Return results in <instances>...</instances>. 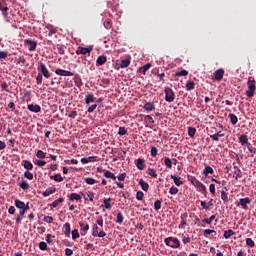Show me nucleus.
Masks as SVG:
<instances>
[{"instance_id":"obj_63","label":"nucleus","mask_w":256,"mask_h":256,"mask_svg":"<svg viewBox=\"0 0 256 256\" xmlns=\"http://www.w3.org/2000/svg\"><path fill=\"white\" fill-rule=\"evenodd\" d=\"M189 181L195 187L199 180L195 176H192Z\"/></svg>"},{"instance_id":"obj_36","label":"nucleus","mask_w":256,"mask_h":256,"mask_svg":"<svg viewBox=\"0 0 256 256\" xmlns=\"http://www.w3.org/2000/svg\"><path fill=\"white\" fill-rule=\"evenodd\" d=\"M50 179L56 181L57 183H61L63 181V176H61V174H55L53 176H50Z\"/></svg>"},{"instance_id":"obj_34","label":"nucleus","mask_w":256,"mask_h":256,"mask_svg":"<svg viewBox=\"0 0 256 256\" xmlns=\"http://www.w3.org/2000/svg\"><path fill=\"white\" fill-rule=\"evenodd\" d=\"M221 199L224 203H229V194L225 190H221Z\"/></svg>"},{"instance_id":"obj_39","label":"nucleus","mask_w":256,"mask_h":256,"mask_svg":"<svg viewBox=\"0 0 256 256\" xmlns=\"http://www.w3.org/2000/svg\"><path fill=\"white\" fill-rule=\"evenodd\" d=\"M19 187H21L23 191H29V183H27L25 180H22V182L19 184Z\"/></svg>"},{"instance_id":"obj_54","label":"nucleus","mask_w":256,"mask_h":256,"mask_svg":"<svg viewBox=\"0 0 256 256\" xmlns=\"http://www.w3.org/2000/svg\"><path fill=\"white\" fill-rule=\"evenodd\" d=\"M118 135H120V137L127 135V129L125 127H119Z\"/></svg>"},{"instance_id":"obj_45","label":"nucleus","mask_w":256,"mask_h":256,"mask_svg":"<svg viewBox=\"0 0 256 256\" xmlns=\"http://www.w3.org/2000/svg\"><path fill=\"white\" fill-rule=\"evenodd\" d=\"M176 77H187L189 75V72L187 70H182L180 72H176Z\"/></svg>"},{"instance_id":"obj_60","label":"nucleus","mask_w":256,"mask_h":256,"mask_svg":"<svg viewBox=\"0 0 256 256\" xmlns=\"http://www.w3.org/2000/svg\"><path fill=\"white\" fill-rule=\"evenodd\" d=\"M43 221H44L45 223L51 224V223H53L54 219H53L52 216H45V217L43 218Z\"/></svg>"},{"instance_id":"obj_41","label":"nucleus","mask_w":256,"mask_h":256,"mask_svg":"<svg viewBox=\"0 0 256 256\" xmlns=\"http://www.w3.org/2000/svg\"><path fill=\"white\" fill-rule=\"evenodd\" d=\"M215 217H216L215 215H212L209 218L202 220V223H207V225H211V223L215 221Z\"/></svg>"},{"instance_id":"obj_5","label":"nucleus","mask_w":256,"mask_h":256,"mask_svg":"<svg viewBox=\"0 0 256 256\" xmlns=\"http://www.w3.org/2000/svg\"><path fill=\"white\" fill-rule=\"evenodd\" d=\"M107 233L105 231L99 232V226L97 224L92 225V237H106Z\"/></svg>"},{"instance_id":"obj_19","label":"nucleus","mask_w":256,"mask_h":256,"mask_svg":"<svg viewBox=\"0 0 256 256\" xmlns=\"http://www.w3.org/2000/svg\"><path fill=\"white\" fill-rule=\"evenodd\" d=\"M55 191H57V188L55 187H49L47 188L44 192H43V197H49V195H53V193H55Z\"/></svg>"},{"instance_id":"obj_48","label":"nucleus","mask_w":256,"mask_h":256,"mask_svg":"<svg viewBox=\"0 0 256 256\" xmlns=\"http://www.w3.org/2000/svg\"><path fill=\"white\" fill-rule=\"evenodd\" d=\"M195 133H197V129H195L193 127H189L188 128V135H189V137H195Z\"/></svg>"},{"instance_id":"obj_42","label":"nucleus","mask_w":256,"mask_h":256,"mask_svg":"<svg viewBox=\"0 0 256 256\" xmlns=\"http://www.w3.org/2000/svg\"><path fill=\"white\" fill-rule=\"evenodd\" d=\"M84 181L87 185H95V183H97V180L92 177L85 178Z\"/></svg>"},{"instance_id":"obj_43","label":"nucleus","mask_w":256,"mask_h":256,"mask_svg":"<svg viewBox=\"0 0 256 256\" xmlns=\"http://www.w3.org/2000/svg\"><path fill=\"white\" fill-rule=\"evenodd\" d=\"M148 174L150 177H153V179H157V171L153 168H148Z\"/></svg>"},{"instance_id":"obj_23","label":"nucleus","mask_w":256,"mask_h":256,"mask_svg":"<svg viewBox=\"0 0 256 256\" xmlns=\"http://www.w3.org/2000/svg\"><path fill=\"white\" fill-rule=\"evenodd\" d=\"M213 173H215V171L211 166H206L203 170V175H205V177H209V175H213Z\"/></svg>"},{"instance_id":"obj_62","label":"nucleus","mask_w":256,"mask_h":256,"mask_svg":"<svg viewBox=\"0 0 256 256\" xmlns=\"http://www.w3.org/2000/svg\"><path fill=\"white\" fill-rule=\"evenodd\" d=\"M72 239H79V231L77 229L72 231Z\"/></svg>"},{"instance_id":"obj_24","label":"nucleus","mask_w":256,"mask_h":256,"mask_svg":"<svg viewBox=\"0 0 256 256\" xmlns=\"http://www.w3.org/2000/svg\"><path fill=\"white\" fill-rule=\"evenodd\" d=\"M170 177H171V179H173V181L177 187H181V185H183V181L181 180V177H177L175 175H171Z\"/></svg>"},{"instance_id":"obj_52","label":"nucleus","mask_w":256,"mask_h":256,"mask_svg":"<svg viewBox=\"0 0 256 256\" xmlns=\"http://www.w3.org/2000/svg\"><path fill=\"white\" fill-rule=\"evenodd\" d=\"M36 157L38 159H45V157H46L45 152H43L42 150H38L36 153Z\"/></svg>"},{"instance_id":"obj_38","label":"nucleus","mask_w":256,"mask_h":256,"mask_svg":"<svg viewBox=\"0 0 256 256\" xmlns=\"http://www.w3.org/2000/svg\"><path fill=\"white\" fill-rule=\"evenodd\" d=\"M232 125H237V122L239 121V119L237 118V116L235 114H229L228 115Z\"/></svg>"},{"instance_id":"obj_50","label":"nucleus","mask_w":256,"mask_h":256,"mask_svg":"<svg viewBox=\"0 0 256 256\" xmlns=\"http://www.w3.org/2000/svg\"><path fill=\"white\" fill-rule=\"evenodd\" d=\"M232 235H235V232L233 231V230H226L225 232H224V237L226 238V239H229V237H231Z\"/></svg>"},{"instance_id":"obj_26","label":"nucleus","mask_w":256,"mask_h":256,"mask_svg":"<svg viewBox=\"0 0 256 256\" xmlns=\"http://www.w3.org/2000/svg\"><path fill=\"white\" fill-rule=\"evenodd\" d=\"M23 167L27 169V171H33V163L29 162V160H23Z\"/></svg>"},{"instance_id":"obj_4","label":"nucleus","mask_w":256,"mask_h":256,"mask_svg":"<svg viewBox=\"0 0 256 256\" xmlns=\"http://www.w3.org/2000/svg\"><path fill=\"white\" fill-rule=\"evenodd\" d=\"M24 45L27 47L28 51H35V49H37V41L31 38L25 39Z\"/></svg>"},{"instance_id":"obj_59","label":"nucleus","mask_w":256,"mask_h":256,"mask_svg":"<svg viewBox=\"0 0 256 256\" xmlns=\"http://www.w3.org/2000/svg\"><path fill=\"white\" fill-rule=\"evenodd\" d=\"M246 245H248V247H255V241H253L251 238H247Z\"/></svg>"},{"instance_id":"obj_14","label":"nucleus","mask_w":256,"mask_h":256,"mask_svg":"<svg viewBox=\"0 0 256 256\" xmlns=\"http://www.w3.org/2000/svg\"><path fill=\"white\" fill-rule=\"evenodd\" d=\"M135 165L137 169H139L140 171H143V169H145V160L143 158H138L135 161Z\"/></svg>"},{"instance_id":"obj_17","label":"nucleus","mask_w":256,"mask_h":256,"mask_svg":"<svg viewBox=\"0 0 256 256\" xmlns=\"http://www.w3.org/2000/svg\"><path fill=\"white\" fill-rule=\"evenodd\" d=\"M81 235H85L89 231V224L79 222Z\"/></svg>"},{"instance_id":"obj_18","label":"nucleus","mask_w":256,"mask_h":256,"mask_svg":"<svg viewBox=\"0 0 256 256\" xmlns=\"http://www.w3.org/2000/svg\"><path fill=\"white\" fill-rule=\"evenodd\" d=\"M25 213H27L25 208L20 209V212L16 217V223H21V221H23V217H25Z\"/></svg>"},{"instance_id":"obj_13","label":"nucleus","mask_w":256,"mask_h":256,"mask_svg":"<svg viewBox=\"0 0 256 256\" xmlns=\"http://www.w3.org/2000/svg\"><path fill=\"white\" fill-rule=\"evenodd\" d=\"M28 111H31L32 113H40L41 112V106L37 104H29L28 105Z\"/></svg>"},{"instance_id":"obj_40","label":"nucleus","mask_w":256,"mask_h":256,"mask_svg":"<svg viewBox=\"0 0 256 256\" xmlns=\"http://www.w3.org/2000/svg\"><path fill=\"white\" fill-rule=\"evenodd\" d=\"M64 201H65V199L59 198V199L55 200V201L51 204V206L54 207V208H57V207H59V205H61V203H63Z\"/></svg>"},{"instance_id":"obj_22","label":"nucleus","mask_w":256,"mask_h":256,"mask_svg":"<svg viewBox=\"0 0 256 256\" xmlns=\"http://www.w3.org/2000/svg\"><path fill=\"white\" fill-rule=\"evenodd\" d=\"M74 83L76 87H82L83 86V80H81V76L79 74H76L74 76Z\"/></svg>"},{"instance_id":"obj_35","label":"nucleus","mask_w":256,"mask_h":256,"mask_svg":"<svg viewBox=\"0 0 256 256\" xmlns=\"http://www.w3.org/2000/svg\"><path fill=\"white\" fill-rule=\"evenodd\" d=\"M193 89H195V82L194 81H187L186 82V90L188 91H193Z\"/></svg>"},{"instance_id":"obj_27","label":"nucleus","mask_w":256,"mask_h":256,"mask_svg":"<svg viewBox=\"0 0 256 256\" xmlns=\"http://www.w3.org/2000/svg\"><path fill=\"white\" fill-rule=\"evenodd\" d=\"M96 63H97L98 65H105V63H107V56H105V55L99 56V57L97 58V60H96Z\"/></svg>"},{"instance_id":"obj_7","label":"nucleus","mask_w":256,"mask_h":256,"mask_svg":"<svg viewBox=\"0 0 256 256\" xmlns=\"http://www.w3.org/2000/svg\"><path fill=\"white\" fill-rule=\"evenodd\" d=\"M93 51L92 48H86L79 46L76 50L77 55H89Z\"/></svg>"},{"instance_id":"obj_53","label":"nucleus","mask_w":256,"mask_h":256,"mask_svg":"<svg viewBox=\"0 0 256 256\" xmlns=\"http://www.w3.org/2000/svg\"><path fill=\"white\" fill-rule=\"evenodd\" d=\"M170 195H177L179 193V188L172 186L169 190Z\"/></svg>"},{"instance_id":"obj_55","label":"nucleus","mask_w":256,"mask_h":256,"mask_svg":"<svg viewBox=\"0 0 256 256\" xmlns=\"http://www.w3.org/2000/svg\"><path fill=\"white\" fill-rule=\"evenodd\" d=\"M2 91H6V93H9V84L7 82L1 83Z\"/></svg>"},{"instance_id":"obj_11","label":"nucleus","mask_w":256,"mask_h":256,"mask_svg":"<svg viewBox=\"0 0 256 256\" xmlns=\"http://www.w3.org/2000/svg\"><path fill=\"white\" fill-rule=\"evenodd\" d=\"M250 204H251V199L249 197H246V198H241L239 200L238 206L241 205L242 208L248 209L247 205H250Z\"/></svg>"},{"instance_id":"obj_47","label":"nucleus","mask_w":256,"mask_h":256,"mask_svg":"<svg viewBox=\"0 0 256 256\" xmlns=\"http://www.w3.org/2000/svg\"><path fill=\"white\" fill-rule=\"evenodd\" d=\"M64 229H65V235H70L71 234V224L65 223L64 224Z\"/></svg>"},{"instance_id":"obj_16","label":"nucleus","mask_w":256,"mask_h":256,"mask_svg":"<svg viewBox=\"0 0 256 256\" xmlns=\"http://www.w3.org/2000/svg\"><path fill=\"white\" fill-rule=\"evenodd\" d=\"M95 95L93 93H88L85 97L86 105H90V103H95Z\"/></svg>"},{"instance_id":"obj_46","label":"nucleus","mask_w":256,"mask_h":256,"mask_svg":"<svg viewBox=\"0 0 256 256\" xmlns=\"http://www.w3.org/2000/svg\"><path fill=\"white\" fill-rule=\"evenodd\" d=\"M159 153V150H157V147L152 146L151 147V151H150V155L151 157H157V154Z\"/></svg>"},{"instance_id":"obj_15","label":"nucleus","mask_w":256,"mask_h":256,"mask_svg":"<svg viewBox=\"0 0 256 256\" xmlns=\"http://www.w3.org/2000/svg\"><path fill=\"white\" fill-rule=\"evenodd\" d=\"M5 3V0H0V11H2V15L4 17H8L7 11H9V7L4 6L3 4Z\"/></svg>"},{"instance_id":"obj_9","label":"nucleus","mask_w":256,"mask_h":256,"mask_svg":"<svg viewBox=\"0 0 256 256\" xmlns=\"http://www.w3.org/2000/svg\"><path fill=\"white\" fill-rule=\"evenodd\" d=\"M38 71H41V75H43L46 79H49V77H51V73L45 65L38 66Z\"/></svg>"},{"instance_id":"obj_57","label":"nucleus","mask_w":256,"mask_h":256,"mask_svg":"<svg viewBox=\"0 0 256 256\" xmlns=\"http://www.w3.org/2000/svg\"><path fill=\"white\" fill-rule=\"evenodd\" d=\"M39 249H40L41 251H47V243L44 242V241L40 242V243H39Z\"/></svg>"},{"instance_id":"obj_21","label":"nucleus","mask_w":256,"mask_h":256,"mask_svg":"<svg viewBox=\"0 0 256 256\" xmlns=\"http://www.w3.org/2000/svg\"><path fill=\"white\" fill-rule=\"evenodd\" d=\"M239 143L241 145H248L249 144V138L247 137V135L245 134H242L240 137H239Z\"/></svg>"},{"instance_id":"obj_2","label":"nucleus","mask_w":256,"mask_h":256,"mask_svg":"<svg viewBox=\"0 0 256 256\" xmlns=\"http://www.w3.org/2000/svg\"><path fill=\"white\" fill-rule=\"evenodd\" d=\"M255 78H248V90L246 91V95L251 99V97L255 96Z\"/></svg>"},{"instance_id":"obj_3","label":"nucleus","mask_w":256,"mask_h":256,"mask_svg":"<svg viewBox=\"0 0 256 256\" xmlns=\"http://www.w3.org/2000/svg\"><path fill=\"white\" fill-rule=\"evenodd\" d=\"M164 93L165 101H167V103H173V101H175V92H173V89L166 87Z\"/></svg>"},{"instance_id":"obj_10","label":"nucleus","mask_w":256,"mask_h":256,"mask_svg":"<svg viewBox=\"0 0 256 256\" xmlns=\"http://www.w3.org/2000/svg\"><path fill=\"white\" fill-rule=\"evenodd\" d=\"M223 75H225V70L220 68L214 72V79L215 81H221L223 79Z\"/></svg>"},{"instance_id":"obj_25","label":"nucleus","mask_w":256,"mask_h":256,"mask_svg":"<svg viewBox=\"0 0 256 256\" xmlns=\"http://www.w3.org/2000/svg\"><path fill=\"white\" fill-rule=\"evenodd\" d=\"M164 165L167 169H173V161L169 157H164Z\"/></svg>"},{"instance_id":"obj_28","label":"nucleus","mask_w":256,"mask_h":256,"mask_svg":"<svg viewBox=\"0 0 256 256\" xmlns=\"http://www.w3.org/2000/svg\"><path fill=\"white\" fill-rule=\"evenodd\" d=\"M69 201H81V196L78 193H71L69 196Z\"/></svg>"},{"instance_id":"obj_12","label":"nucleus","mask_w":256,"mask_h":256,"mask_svg":"<svg viewBox=\"0 0 256 256\" xmlns=\"http://www.w3.org/2000/svg\"><path fill=\"white\" fill-rule=\"evenodd\" d=\"M143 109L147 111V113H151V111H155V103L146 102L143 106Z\"/></svg>"},{"instance_id":"obj_1","label":"nucleus","mask_w":256,"mask_h":256,"mask_svg":"<svg viewBox=\"0 0 256 256\" xmlns=\"http://www.w3.org/2000/svg\"><path fill=\"white\" fill-rule=\"evenodd\" d=\"M164 243L167 247H171L172 249H179V247H181V242L177 237H167L164 239Z\"/></svg>"},{"instance_id":"obj_29","label":"nucleus","mask_w":256,"mask_h":256,"mask_svg":"<svg viewBox=\"0 0 256 256\" xmlns=\"http://www.w3.org/2000/svg\"><path fill=\"white\" fill-rule=\"evenodd\" d=\"M219 137H225V133L219 131L218 133L210 135V138L213 139L214 141H219Z\"/></svg>"},{"instance_id":"obj_6","label":"nucleus","mask_w":256,"mask_h":256,"mask_svg":"<svg viewBox=\"0 0 256 256\" xmlns=\"http://www.w3.org/2000/svg\"><path fill=\"white\" fill-rule=\"evenodd\" d=\"M194 187H196L197 191L202 193L204 197H207V187L205 184H203L201 181H198Z\"/></svg>"},{"instance_id":"obj_58","label":"nucleus","mask_w":256,"mask_h":256,"mask_svg":"<svg viewBox=\"0 0 256 256\" xmlns=\"http://www.w3.org/2000/svg\"><path fill=\"white\" fill-rule=\"evenodd\" d=\"M35 165H38V167H45L47 162L45 160H36Z\"/></svg>"},{"instance_id":"obj_44","label":"nucleus","mask_w":256,"mask_h":256,"mask_svg":"<svg viewBox=\"0 0 256 256\" xmlns=\"http://www.w3.org/2000/svg\"><path fill=\"white\" fill-rule=\"evenodd\" d=\"M103 203L105 209L111 210V198L104 199Z\"/></svg>"},{"instance_id":"obj_20","label":"nucleus","mask_w":256,"mask_h":256,"mask_svg":"<svg viewBox=\"0 0 256 256\" xmlns=\"http://www.w3.org/2000/svg\"><path fill=\"white\" fill-rule=\"evenodd\" d=\"M104 171V177H106V179H113V181H115L117 179V176H115V174H113V172L109 171V170H103Z\"/></svg>"},{"instance_id":"obj_61","label":"nucleus","mask_w":256,"mask_h":256,"mask_svg":"<svg viewBox=\"0 0 256 256\" xmlns=\"http://www.w3.org/2000/svg\"><path fill=\"white\" fill-rule=\"evenodd\" d=\"M247 149H248V151H250V153H254L256 155V148L253 147V145H251V143H249L247 145Z\"/></svg>"},{"instance_id":"obj_30","label":"nucleus","mask_w":256,"mask_h":256,"mask_svg":"<svg viewBox=\"0 0 256 256\" xmlns=\"http://www.w3.org/2000/svg\"><path fill=\"white\" fill-rule=\"evenodd\" d=\"M131 64V56H124L121 58L120 65H130Z\"/></svg>"},{"instance_id":"obj_37","label":"nucleus","mask_w":256,"mask_h":256,"mask_svg":"<svg viewBox=\"0 0 256 256\" xmlns=\"http://www.w3.org/2000/svg\"><path fill=\"white\" fill-rule=\"evenodd\" d=\"M15 207H17V209H25V202L16 199L15 200Z\"/></svg>"},{"instance_id":"obj_8","label":"nucleus","mask_w":256,"mask_h":256,"mask_svg":"<svg viewBox=\"0 0 256 256\" xmlns=\"http://www.w3.org/2000/svg\"><path fill=\"white\" fill-rule=\"evenodd\" d=\"M55 73L56 75H60L61 77H73V72L63 69H56Z\"/></svg>"},{"instance_id":"obj_31","label":"nucleus","mask_w":256,"mask_h":256,"mask_svg":"<svg viewBox=\"0 0 256 256\" xmlns=\"http://www.w3.org/2000/svg\"><path fill=\"white\" fill-rule=\"evenodd\" d=\"M139 185L144 191H149V183L145 182L143 179H140Z\"/></svg>"},{"instance_id":"obj_56","label":"nucleus","mask_w":256,"mask_h":256,"mask_svg":"<svg viewBox=\"0 0 256 256\" xmlns=\"http://www.w3.org/2000/svg\"><path fill=\"white\" fill-rule=\"evenodd\" d=\"M161 203H162L161 200H156V201H155V203H154V209H155V211H159V209H161Z\"/></svg>"},{"instance_id":"obj_51","label":"nucleus","mask_w":256,"mask_h":256,"mask_svg":"<svg viewBox=\"0 0 256 256\" xmlns=\"http://www.w3.org/2000/svg\"><path fill=\"white\" fill-rule=\"evenodd\" d=\"M143 197H145V194L143 193V191H138L136 193V199L137 201H143Z\"/></svg>"},{"instance_id":"obj_49","label":"nucleus","mask_w":256,"mask_h":256,"mask_svg":"<svg viewBox=\"0 0 256 256\" xmlns=\"http://www.w3.org/2000/svg\"><path fill=\"white\" fill-rule=\"evenodd\" d=\"M24 177L29 181H33V173L29 172V170L24 172Z\"/></svg>"},{"instance_id":"obj_32","label":"nucleus","mask_w":256,"mask_h":256,"mask_svg":"<svg viewBox=\"0 0 256 256\" xmlns=\"http://www.w3.org/2000/svg\"><path fill=\"white\" fill-rule=\"evenodd\" d=\"M149 69H151V65H144L138 69V72L142 73V75H146V73H147V71H149Z\"/></svg>"},{"instance_id":"obj_64","label":"nucleus","mask_w":256,"mask_h":256,"mask_svg":"<svg viewBox=\"0 0 256 256\" xmlns=\"http://www.w3.org/2000/svg\"><path fill=\"white\" fill-rule=\"evenodd\" d=\"M95 109H97V104H92L89 108H88V113H93V111H95Z\"/></svg>"},{"instance_id":"obj_33","label":"nucleus","mask_w":256,"mask_h":256,"mask_svg":"<svg viewBox=\"0 0 256 256\" xmlns=\"http://www.w3.org/2000/svg\"><path fill=\"white\" fill-rule=\"evenodd\" d=\"M123 221H125V217L123 216V213L118 212L116 223H118V225H123Z\"/></svg>"}]
</instances>
